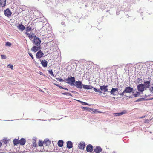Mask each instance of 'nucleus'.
<instances>
[{"label": "nucleus", "mask_w": 153, "mask_h": 153, "mask_svg": "<svg viewBox=\"0 0 153 153\" xmlns=\"http://www.w3.org/2000/svg\"><path fill=\"white\" fill-rule=\"evenodd\" d=\"M93 147L92 145L91 144H89L86 147V151L88 152H91L93 151Z\"/></svg>", "instance_id": "nucleus-10"}, {"label": "nucleus", "mask_w": 153, "mask_h": 153, "mask_svg": "<svg viewBox=\"0 0 153 153\" xmlns=\"http://www.w3.org/2000/svg\"><path fill=\"white\" fill-rule=\"evenodd\" d=\"M17 27L18 28L22 31H23L25 28V27L22 24H19Z\"/></svg>", "instance_id": "nucleus-16"}, {"label": "nucleus", "mask_w": 153, "mask_h": 153, "mask_svg": "<svg viewBox=\"0 0 153 153\" xmlns=\"http://www.w3.org/2000/svg\"><path fill=\"white\" fill-rule=\"evenodd\" d=\"M103 94L104 95H105V93H103Z\"/></svg>", "instance_id": "nucleus-57"}, {"label": "nucleus", "mask_w": 153, "mask_h": 153, "mask_svg": "<svg viewBox=\"0 0 153 153\" xmlns=\"http://www.w3.org/2000/svg\"><path fill=\"white\" fill-rule=\"evenodd\" d=\"M1 58L2 59H5L6 58V56L4 55H1Z\"/></svg>", "instance_id": "nucleus-37"}, {"label": "nucleus", "mask_w": 153, "mask_h": 153, "mask_svg": "<svg viewBox=\"0 0 153 153\" xmlns=\"http://www.w3.org/2000/svg\"><path fill=\"white\" fill-rule=\"evenodd\" d=\"M56 79L57 80L59 81V82H63V80L62 79L59 78H56Z\"/></svg>", "instance_id": "nucleus-34"}, {"label": "nucleus", "mask_w": 153, "mask_h": 153, "mask_svg": "<svg viewBox=\"0 0 153 153\" xmlns=\"http://www.w3.org/2000/svg\"><path fill=\"white\" fill-rule=\"evenodd\" d=\"M40 49V46H34L31 48V51L35 52H36Z\"/></svg>", "instance_id": "nucleus-12"}, {"label": "nucleus", "mask_w": 153, "mask_h": 153, "mask_svg": "<svg viewBox=\"0 0 153 153\" xmlns=\"http://www.w3.org/2000/svg\"><path fill=\"white\" fill-rule=\"evenodd\" d=\"M7 141H8V140H4V143L5 144H7Z\"/></svg>", "instance_id": "nucleus-44"}, {"label": "nucleus", "mask_w": 153, "mask_h": 153, "mask_svg": "<svg viewBox=\"0 0 153 153\" xmlns=\"http://www.w3.org/2000/svg\"><path fill=\"white\" fill-rule=\"evenodd\" d=\"M153 97L152 98H150L149 99V100H153Z\"/></svg>", "instance_id": "nucleus-53"}, {"label": "nucleus", "mask_w": 153, "mask_h": 153, "mask_svg": "<svg viewBox=\"0 0 153 153\" xmlns=\"http://www.w3.org/2000/svg\"><path fill=\"white\" fill-rule=\"evenodd\" d=\"M7 66L8 67L11 68V69H12V68H13V66L12 65L10 64H9Z\"/></svg>", "instance_id": "nucleus-41"}, {"label": "nucleus", "mask_w": 153, "mask_h": 153, "mask_svg": "<svg viewBox=\"0 0 153 153\" xmlns=\"http://www.w3.org/2000/svg\"><path fill=\"white\" fill-rule=\"evenodd\" d=\"M71 91V92H73V91Z\"/></svg>", "instance_id": "nucleus-60"}, {"label": "nucleus", "mask_w": 153, "mask_h": 153, "mask_svg": "<svg viewBox=\"0 0 153 153\" xmlns=\"http://www.w3.org/2000/svg\"><path fill=\"white\" fill-rule=\"evenodd\" d=\"M149 90L150 91V92L152 93L153 91V86L152 87L149 88Z\"/></svg>", "instance_id": "nucleus-35"}, {"label": "nucleus", "mask_w": 153, "mask_h": 153, "mask_svg": "<svg viewBox=\"0 0 153 153\" xmlns=\"http://www.w3.org/2000/svg\"><path fill=\"white\" fill-rule=\"evenodd\" d=\"M39 74L40 75H43V73L42 72H40L39 71Z\"/></svg>", "instance_id": "nucleus-45"}, {"label": "nucleus", "mask_w": 153, "mask_h": 153, "mask_svg": "<svg viewBox=\"0 0 153 153\" xmlns=\"http://www.w3.org/2000/svg\"><path fill=\"white\" fill-rule=\"evenodd\" d=\"M36 150L39 152H42L43 151V149H40V148H38L37 147L36 148Z\"/></svg>", "instance_id": "nucleus-32"}, {"label": "nucleus", "mask_w": 153, "mask_h": 153, "mask_svg": "<svg viewBox=\"0 0 153 153\" xmlns=\"http://www.w3.org/2000/svg\"><path fill=\"white\" fill-rule=\"evenodd\" d=\"M13 143L14 145H16L18 144H19V140L18 139H15L13 141Z\"/></svg>", "instance_id": "nucleus-27"}, {"label": "nucleus", "mask_w": 153, "mask_h": 153, "mask_svg": "<svg viewBox=\"0 0 153 153\" xmlns=\"http://www.w3.org/2000/svg\"><path fill=\"white\" fill-rule=\"evenodd\" d=\"M83 108L84 110H87L88 111H90L91 110H92V109L88 107H83Z\"/></svg>", "instance_id": "nucleus-30"}, {"label": "nucleus", "mask_w": 153, "mask_h": 153, "mask_svg": "<svg viewBox=\"0 0 153 153\" xmlns=\"http://www.w3.org/2000/svg\"><path fill=\"white\" fill-rule=\"evenodd\" d=\"M95 111H96V110H95V111H94V113H95Z\"/></svg>", "instance_id": "nucleus-59"}, {"label": "nucleus", "mask_w": 153, "mask_h": 153, "mask_svg": "<svg viewBox=\"0 0 153 153\" xmlns=\"http://www.w3.org/2000/svg\"><path fill=\"white\" fill-rule=\"evenodd\" d=\"M37 146L36 144L35 143H34L33 144V147H34V149L36 148Z\"/></svg>", "instance_id": "nucleus-39"}, {"label": "nucleus", "mask_w": 153, "mask_h": 153, "mask_svg": "<svg viewBox=\"0 0 153 153\" xmlns=\"http://www.w3.org/2000/svg\"><path fill=\"white\" fill-rule=\"evenodd\" d=\"M125 93H126L125 92V91H123V92L122 93H120L119 94V95H121V96H123V95H125V96L126 95L125 94Z\"/></svg>", "instance_id": "nucleus-38"}, {"label": "nucleus", "mask_w": 153, "mask_h": 153, "mask_svg": "<svg viewBox=\"0 0 153 153\" xmlns=\"http://www.w3.org/2000/svg\"><path fill=\"white\" fill-rule=\"evenodd\" d=\"M11 45V43L8 42H7L6 44V46H7L10 47Z\"/></svg>", "instance_id": "nucleus-33"}, {"label": "nucleus", "mask_w": 153, "mask_h": 153, "mask_svg": "<svg viewBox=\"0 0 153 153\" xmlns=\"http://www.w3.org/2000/svg\"><path fill=\"white\" fill-rule=\"evenodd\" d=\"M137 80L139 82L141 83L142 82V79H141L140 78H138L137 79Z\"/></svg>", "instance_id": "nucleus-43"}, {"label": "nucleus", "mask_w": 153, "mask_h": 153, "mask_svg": "<svg viewBox=\"0 0 153 153\" xmlns=\"http://www.w3.org/2000/svg\"><path fill=\"white\" fill-rule=\"evenodd\" d=\"M6 0H0V7H4L5 6Z\"/></svg>", "instance_id": "nucleus-15"}, {"label": "nucleus", "mask_w": 153, "mask_h": 153, "mask_svg": "<svg viewBox=\"0 0 153 153\" xmlns=\"http://www.w3.org/2000/svg\"><path fill=\"white\" fill-rule=\"evenodd\" d=\"M108 86L103 85L100 86V89L101 91L104 92H108Z\"/></svg>", "instance_id": "nucleus-9"}, {"label": "nucleus", "mask_w": 153, "mask_h": 153, "mask_svg": "<svg viewBox=\"0 0 153 153\" xmlns=\"http://www.w3.org/2000/svg\"><path fill=\"white\" fill-rule=\"evenodd\" d=\"M41 40L35 36L33 41V43L35 45L38 46L40 44Z\"/></svg>", "instance_id": "nucleus-2"}, {"label": "nucleus", "mask_w": 153, "mask_h": 153, "mask_svg": "<svg viewBox=\"0 0 153 153\" xmlns=\"http://www.w3.org/2000/svg\"><path fill=\"white\" fill-rule=\"evenodd\" d=\"M2 145V143L0 142V147H1Z\"/></svg>", "instance_id": "nucleus-52"}, {"label": "nucleus", "mask_w": 153, "mask_h": 153, "mask_svg": "<svg viewBox=\"0 0 153 153\" xmlns=\"http://www.w3.org/2000/svg\"><path fill=\"white\" fill-rule=\"evenodd\" d=\"M75 85L74 86H76V87L79 89H81L82 88V82L81 81H75Z\"/></svg>", "instance_id": "nucleus-6"}, {"label": "nucleus", "mask_w": 153, "mask_h": 153, "mask_svg": "<svg viewBox=\"0 0 153 153\" xmlns=\"http://www.w3.org/2000/svg\"><path fill=\"white\" fill-rule=\"evenodd\" d=\"M98 92H99L100 94H101L102 93V92L101 91H100V90H99Z\"/></svg>", "instance_id": "nucleus-48"}, {"label": "nucleus", "mask_w": 153, "mask_h": 153, "mask_svg": "<svg viewBox=\"0 0 153 153\" xmlns=\"http://www.w3.org/2000/svg\"><path fill=\"white\" fill-rule=\"evenodd\" d=\"M58 145L59 147H62L63 146V141L62 140H59L58 142Z\"/></svg>", "instance_id": "nucleus-22"}, {"label": "nucleus", "mask_w": 153, "mask_h": 153, "mask_svg": "<svg viewBox=\"0 0 153 153\" xmlns=\"http://www.w3.org/2000/svg\"><path fill=\"white\" fill-rule=\"evenodd\" d=\"M125 113V112H124V111H123V112H120V113H115V115L116 116H121L123 114Z\"/></svg>", "instance_id": "nucleus-26"}, {"label": "nucleus", "mask_w": 153, "mask_h": 153, "mask_svg": "<svg viewBox=\"0 0 153 153\" xmlns=\"http://www.w3.org/2000/svg\"><path fill=\"white\" fill-rule=\"evenodd\" d=\"M129 98H131V96H129Z\"/></svg>", "instance_id": "nucleus-56"}, {"label": "nucleus", "mask_w": 153, "mask_h": 153, "mask_svg": "<svg viewBox=\"0 0 153 153\" xmlns=\"http://www.w3.org/2000/svg\"><path fill=\"white\" fill-rule=\"evenodd\" d=\"M124 91L126 93H131V92L133 93H134V90L133 88L130 86L126 87Z\"/></svg>", "instance_id": "nucleus-5"}, {"label": "nucleus", "mask_w": 153, "mask_h": 153, "mask_svg": "<svg viewBox=\"0 0 153 153\" xmlns=\"http://www.w3.org/2000/svg\"><path fill=\"white\" fill-rule=\"evenodd\" d=\"M83 88L85 89H91L93 87L91 85H86L84 84H82Z\"/></svg>", "instance_id": "nucleus-13"}, {"label": "nucleus", "mask_w": 153, "mask_h": 153, "mask_svg": "<svg viewBox=\"0 0 153 153\" xmlns=\"http://www.w3.org/2000/svg\"><path fill=\"white\" fill-rule=\"evenodd\" d=\"M44 145L43 142L39 141V144L38 146H37V147L39 148H41Z\"/></svg>", "instance_id": "nucleus-24"}, {"label": "nucleus", "mask_w": 153, "mask_h": 153, "mask_svg": "<svg viewBox=\"0 0 153 153\" xmlns=\"http://www.w3.org/2000/svg\"><path fill=\"white\" fill-rule=\"evenodd\" d=\"M61 24L62 25H64L65 24V23L64 22H61Z\"/></svg>", "instance_id": "nucleus-47"}, {"label": "nucleus", "mask_w": 153, "mask_h": 153, "mask_svg": "<svg viewBox=\"0 0 153 153\" xmlns=\"http://www.w3.org/2000/svg\"><path fill=\"white\" fill-rule=\"evenodd\" d=\"M144 98H141L138 99L137 100L135 101V102H140L143 101L144 100Z\"/></svg>", "instance_id": "nucleus-29"}, {"label": "nucleus", "mask_w": 153, "mask_h": 153, "mask_svg": "<svg viewBox=\"0 0 153 153\" xmlns=\"http://www.w3.org/2000/svg\"><path fill=\"white\" fill-rule=\"evenodd\" d=\"M67 147L69 149H70L71 148H72L73 146L72 142L71 141H68L67 142Z\"/></svg>", "instance_id": "nucleus-19"}, {"label": "nucleus", "mask_w": 153, "mask_h": 153, "mask_svg": "<svg viewBox=\"0 0 153 153\" xmlns=\"http://www.w3.org/2000/svg\"><path fill=\"white\" fill-rule=\"evenodd\" d=\"M94 89V90L96 92H98V91L99 90V89H97V88H94V87H93V88H92Z\"/></svg>", "instance_id": "nucleus-42"}, {"label": "nucleus", "mask_w": 153, "mask_h": 153, "mask_svg": "<svg viewBox=\"0 0 153 153\" xmlns=\"http://www.w3.org/2000/svg\"><path fill=\"white\" fill-rule=\"evenodd\" d=\"M137 90L140 92L142 93L145 89L144 85L143 84H139L137 86Z\"/></svg>", "instance_id": "nucleus-4"}, {"label": "nucleus", "mask_w": 153, "mask_h": 153, "mask_svg": "<svg viewBox=\"0 0 153 153\" xmlns=\"http://www.w3.org/2000/svg\"><path fill=\"white\" fill-rule=\"evenodd\" d=\"M78 102H80V103L82 104V102H83L82 101H81L80 100H78Z\"/></svg>", "instance_id": "nucleus-50"}, {"label": "nucleus", "mask_w": 153, "mask_h": 153, "mask_svg": "<svg viewBox=\"0 0 153 153\" xmlns=\"http://www.w3.org/2000/svg\"><path fill=\"white\" fill-rule=\"evenodd\" d=\"M4 14L6 16L9 17L11 15L12 12L9 8H7L4 11Z\"/></svg>", "instance_id": "nucleus-7"}, {"label": "nucleus", "mask_w": 153, "mask_h": 153, "mask_svg": "<svg viewBox=\"0 0 153 153\" xmlns=\"http://www.w3.org/2000/svg\"><path fill=\"white\" fill-rule=\"evenodd\" d=\"M48 72L51 76H54V74H53V72L52 70L48 71Z\"/></svg>", "instance_id": "nucleus-31"}, {"label": "nucleus", "mask_w": 153, "mask_h": 153, "mask_svg": "<svg viewBox=\"0 0 153 153\" xmlns=\"http://www.w3.org/2000/svg\"><path fill=\"white\" fill-rule=\"evenodd\" d=\"M65 80L67 81L66 83L71 85V86L74 85L75 82V78L74 77L71 76L68 77L67 79H65Z\"/></svg>", "instance_id": "nucleus-1"}, {"label": "nucleus", "mask_w": 153, "mask_h": 153, "mask_svg": "<svg viewBox=\"0 0 153 153\" xmlns=\"http://www.w3.org/2000/svg\"><path fill=\"white\" fill-rule=\"evenodd\" d=\"M102 151V149L100 146H97L94 150V152L96 153H100Z\"/></svg>", "instance_id": "nucleus-11"}, {"label": "nucleus", "mask_w": 153, "mask_h": 153, "mask_svg": "<svg viewBox=\"0 0 153 153\" xmlns=\"http://www.w3.org/2000/svg\"><path fill=\"white\" fill-rule=\"evenodd\" d=\"M41 120V119H38V120Z\"/></svg>", "instance_id": "nucleus-58"}, {"label": "nucleus", "mask_w": 153, "mask_h": 153, "mask_svg": "<svg viewBox=\"0 0 153 153\" xmlns=\"http://www.w3.org/2000/svg\"><path fill=\"white\" fill-rule=\"evenodd\" d=\"M148 80L146 81L145 80H144V85L145 89L146 90L147 88H150V84L151 81V78H148Z\"/></svg>", "instance_id": "nucleus-3"}, {"label": "nucleus", "mask_w": 153, "mask_h": 153, "mask_svg": "<svg viewBox=\"0 0 153 153\" xmlns=\"http://www.w3.org/2000/svg\"><path fill=\"white\" fill-rule=\"evenodd\" d=\"M28 54L31 56V57L34 60V59L33 57V55H32V54L31 53H28Z\"/></svg>", "instance_id": "nucleus-40"}, {"label": "nucleus", "mask_w": 153, "mask_h": 153, "mask_svg": "<svg viewBox=\"0 0 153 153\" xmlns=\"http://www.w3.org/2000/svg\"><path fill=\"white\" fill-rule=\"evenodd\" d=\"M63 89H65V90H66L67 91L68 90V89L67 88H64H64Z\"/></svg>", "instance_id": "nucleus-51"}, {"label": "nucleus", "mask_w": 153, "mask_h": 153, "mask_svg": "<svg viewBox=\"0 0 153 153\" xmlns=\"http://www.w3.org/2000/svg\"><path fill=\"white\" fill-rule=\"evenodd\" d=\"M44 54L41 50L39 51L36 54V57L38 59H40L43 56Z\"/></svg>", "instance_id": "nucleus-8"}, {"label": "nucleus", "mask_w": 153, "mask_h": 153, "mask_svg": "<svg viewBox=\"0 0 153 153\" xmlns=\"http://www.w3.org/2000/svg\"><path fill=\"white\" fill-rule=\"evenodd\" d=\"M26 142L25 139L24 138H22L20 140H19V143L22 145H25Z\"/></svg>", "instance_id": "nucleus-17"}, {"label": "nucleus", "mask_w": 153, "mask_h": 153, "mask_svg": "<svg viewBox=\"0 0 153 153\" xmlns=\"http://www.w3.org/2000/svg\"><path fill=\"white\" fill-rule=\"evenodd\" d=\"M54 84L56 86H58V87H59V85L58 84Z\"/></svg>", "instance_id": "nucleus-49"}, {"label": "nucleus", "mask_w": 153, "mask_h": 153, "mask_svg": "<svg viewBox=\"0 0 153 153\" xmlns=\"http://www.w3.org/2000/svg\"><path fill=\"white\" fill-rule=\"evenodd\" d=\"M31 26L30 25V24H28L27 25V27L26 29V30L27 32H28L31 30Z\"/></svg>", "instance_id": "nucleus-21"}, {"label": "nucleus", "mask_w": 153, "mask_h": 153, "mask_svg": "<svg viewBox=\"0 0 153 153\" xmlns=\"http://www.w3.org/2000/svg\"><path fill=\"white\" fill-rule=\"evenodd\" d=\"M79 148L82 149H84L85 146V144H79Z\"/></svg>", "instance_id": "nucleus-25"}, {"label": "nucleus", "mask_w": 153, "mask_h": 153, "mask_svg": "<svg viewBox=\"0 0 153 153\" xmlns=\"http://www.w3.org/2000/svg\"><path fill=\"white\" fill-rule=\"evenodd\" d=\"M135 97H142L143 96L140 95V93L139 92L137 91L135 93L133 94Z\"/></svg>", "instance_id": "nucleus-23"}, {"label": "nucleus", "mask_w": 153, "mask_h": 153, "mask_svg": "<svg viewBox=\"0 0 153 153\" xmlns=\"http://www.w3.org/2000/svg\"><path fill=\"white\" fill-rule=\"evenodd\" d=\"M62 94L66 95L69 96H72V94L70 93L69 92H64L62 93Z\"/></svg>", "instance_id": "nucleus-28"}, {"label": "nucleus", "mask_w": 153, "mask_h": 153, "mask_svg": "<svg viewBox=\"0 0 153 153\" xmlns=\"http://www.w3.org/2000/svg\"><path fill=\"white\" fill-rule=\"evenodd\" d=\"M44 145L45 146H48L51 144V141L48 139H46L43 142Z\"/></svg>", "instance_id": "nucleus-18"}, {"label": "nucleus", "mask_w": 153, "mask_h": 153, "mask_svg": "<svg viewBox=\"0 0 153 153\" xmlns=\"http://www.w3.org/2000/svg\"><path fill=\"white\" fill-rule=\"evenodd\" d=\"M145 116L142 117H141V118H143Z\"/></svg>", "instance_id": "nucleus-55"}, {"label": "nucleus", "mask_w": 153, "mask_h": 153, "mask_svg": "<svg viewBox=\"0 0 153 153\" xmlns=\"http://www.w3.org/2000/svg\"><path fill=\"white\" fill-rule=\"evenodd\" d=\"M41 63L42 65L44 67H46L47 66L48 62L47 61L45 60H40Z\"/></svg>", "instance_id": "nucleus-14"}, {"label": "nucleus", "mask_w": 153, "mask_h": 153, "mask_svg": "<svg viewBox=\"0 0 153 153\" xmlns=\"http://www.w3.org/2000/svg\"><path fill=\"white\" fill-rule=\"evenodd\" d=\"M60 89H63L64 88V87H62V86H59V87Z\"/></svg>", "instance_id": "nucleus-46"}, {"label": "nucleus", "mask_w": 153, "mask_h": 153, "mask_svg": "<svg viewBox=\"0 0 153 153\" xmlns=\"http://www.w3.org/2000/svg\"><path fill=\"white\" fill-rule=\"evenodd\" d=\"M118 88H112V89L111 90L110 92L111 94H113L114 95H115L114 94V93L116 91H117Z\"/></svg>", "instance_id": "nucleus-20"}, {"label": "nucleus", "mask_w": 153, "mask_h": 153, "mask_svg": "<svg viewBox=\"0 0 153 153\" xmlns=\"http://www.w3.org/2000/svg\"><path fill=\"white\" fill-rule=\"evenodd\" d=\"M82 104H83V105H88V106H91V105L90 104L88 103H87L84 102H82Z\"/></svg>", "instance_id": "nucleus-36"}, {"label": "nucleus", "mask_w": 153, "mask_h": 153, "mask_svg": "<svg viewBox=\"0 0 153 153\" xmlns=\"http://www.w3.org/2000/svg\"><path fill=\"white\" fill-rule=\"evenodd\" d=\"M149 121V120H146V121L145 122H148V121Z\"/></svg>", "instance_id": "nucleus-54"}]
</instances>
